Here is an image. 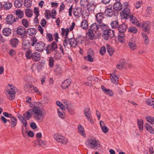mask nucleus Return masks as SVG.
I'll return each instance as SVG.
<instances>
[{
	"label": "nucleus",
	"mask_w": 154,
	"mask_h": 154,
	"mask_svg": "<svg viewBox=\"0 0 154 154\" xmlns=\"http://www.w3.org/2000/svg\"><path fill=\"white\" fill-rule=\"evenodd\" d=\"M38 122H41L46 115L45 111L35 104L32 109H30L23 114L24 118L29 120L31 117L32 114Z\"/></svg>",
	"instance_id": "nucleus-1"
},
{
	"label": "nucleus",
	"mask_w": 154,
	"mask_h": 154,
	"mask_svg": "<svg viewBox=\"0 0 154 154\" xmlns=\"http://www.w3.org/2000/svg\"><path fill=\"white\" fill-rule=\"evenodd\" d=\"M101 24L95 23L91 24L86 32L87 35L91 40L94 38L95 36L98 35L101 33L102 26Z\"/></svg>",
	"instance_id": "nucleus-2"
},
{
	"label": "nucleus",
	"mask_w": 154,
	"mask_h": 154,
	"mask_svg": "<svg viewBox=\"0 0 154 154\" xmlns=\"http://www.w3.org/2000/svg\"><path fill=\"white\" fill-rule=\"evenodd\" d=\"M37 41V38L35 37H33L31 38L30 42L28 43L27 44H24L23 45V48L24 49H27L28 48L26 47L27 45H29L32 46L35 45V48L37 51L41 52L45 49V44L42 42L39 41L36 43Z\"/></svg>",
	"instance_id": "nucleus-3"
},
{
	"label": "nucleus",
	"mask_w": 154,
	"mask_h": 154,
	"mask_svg": "<svg viewBox=\"0 0 154 154\" xmlns=\"http://www.w3.org/2000/svg\"><path fill=\"white\" fill-rule=\"evenodd\" d=\"M102 32L103 33V37L106 40H108L109 37L112 38L114 36V31L110 29H108L106 25H103L102 26Z\"/></svg>",
	"instance_id": "nucleus-4"
},
{
	"label": "nucleus",
	"mask_w": 154,
	"mask_h": 154,
	"mask_svg": "<svg viewBox=\"0 0 154 154\" xmlns=\"http://www.w3.org/2000/svg\"><path fill=\"white\" fill-rule=\"evenodd\" d=\"M86 145L89 148L96 149L100 146V141L94 138L88 139L85 142Z\"/></svg>",
	"instance_id": "nucleus-5"
},
{
	"label": "nucleus",
	"mask_w": 154,
	"mask_h": 154,
	"mask_svg": "<svg viewBox=\"0 0 154 154\" xmlns=\"http://www.w3.org/2000/svg\"><path fill=\"white\" fill-rule=\"evenodd\" d=\"M7 87L8 89L6 90V95L10 100H12L15 97L17 88L13 85L9 84Z\"/></svg>",
	"instance_id": "nucleus-6"
},
{
	"label": "nucleus",
	"mask_w": 154,
	"mask_h": 154,
	"mask_svg": "<svg viewBox=\"0 0 154 154\" xmlns=\"http://www.w3.org/2000/svg\"><path fill=\"white\" fill-rule=\"evenodd\" d=\"M69 41L70 46L73 48H75L79 44H82L84 42L83 38L81 37H78L75 38H71Z\"/></svg>",
	"instance_id": "nucleus-7"
},
{
	"label": "nucleus",
	"mask_w": 154,
	"mask_h": 154,
	"mask_svg": "<svg viewBox=\"0 0 154 154\" xmlns=\"http://www.w3.org/2000/svg\"><path fill=\"white\" fill-rule=\"evenodd\" d=\"M128 3L127 2H125L123 4L125 7L123 10L120 12V14L124 17L125 19H128L129 18L131 15V12L130 9L127 8Z\"/></svg>",
	"instance_id": "nucleus-8"
},
{
	"label": "nucleus",
	"mask_w": 154,
	"mask_h": 154,
	"mask_svg": "<svg viewBox=\"0 0 154 154\" xmlns=\"http://www.w3.org/2000/svg\"><path fill=\"white\" fill-rule=\"evenodd\" d=\"M54 138L57 142L62 144H66L68 142V140L66 138L58 133L55 134L54 135Z\"/></svg>",
	"instance_id": "nucleus-9"
},
{
	"label": "nucleus",
	"mask_w": 154,
	"mask_h": 154,
	"mask_svg": "<svg viewBox=\"0 0 154 154\" xmlns=\"http://www.w3.org/2000/svg\"><path fill=\"white\" fill-rule=\"evenodd\" d=\"M85 116L89 122L91 124L93 123V121L91 117V112L88 107H85L84 109Z\"/></svg>",
	"instance_id": "nucleus-10"
},
{
	"label": "nucleus",
	"mask_w": 154,
	"mask_h": 154,
	"mask_svg": "<svg viewBox=\"0 0 154 154\" xmlns=\"http://www.w3.org/2000/svg\"><path fill=\"white\" fill-rule=\"evenodd\" d=\"M140 26L138 27L140 28H143V29L146 32H148L150 29L151 23L149 21L144 22L143 23H140Z\"/></svg>",
	"instance_id": "nucleus-11"
},
{
	"label": "nucleus",
	"mask_w": 154,
	"mask_h": 154,
	"mask_svg": "<svg viewBox=\"0 0 154 154\" xmlns=\"http://www.w3.org/2000/svg\"><path fill=\"white\" fill-rule=\"evenodd\" d=\"M17 33L18 35L21 36V38L22 39L26 37L25 34L26 32L25 28L23 26H21L18 27L17 29Z\"/></svg>",
	"instance_id": "nucleus-12"
},
{
	"label": "nucleus",
	"mask_w": 154,
	"mask_h": 154,
	"mask_svg": "<svg viewBox=\"0 0 154 154\" xmlns=\"http://www.w3.org/2000/svg\"><path fill=\"white\" fill-rule=\"evenodd\" d=\"M96 20L97 23L103 26V25H106L103 23L102 21L104 17V14L102 13H99L97 14L95 16Z\"/></svg>",
	"instance_id": "nucleus-13"
},
{
	"label": "nucleus",
	"mask_w": 154,
	"mask_h": 154,
	"mask_svg": "<svg viewBox=\"0 0 154 154\" xmlns=\"http://www.w3.org/2000/svg\"><path fill=\"white\" fill-rule=\"evenodd\" d=\"M6 21L8 24L11 25L16 21V20L14 16L11 14H10L8 15L6 17Z\"/></svg>",
	"instance_id": "nucleus-14"
},
{
	"label": "nucleus",
	"mask_w": 154,
	"mask_h": 154,
	"mask_svg": "<svg viewBox=\"0 0 154 154\" xmlns=\"http://www.w3.org/2000/svg\"><path fill=\"white\" fill-rule=\"evenodd\" d=\"M114 9L111 7L107 8L105 11V14L106 16L112 17L115 14Z\"/></svg>",
	"instance_id": "nucleus-15"
},
{
	"label": "nucleus",
	"mask_w": 154,
	"mask_h": 154,
	"mask_svg": "<svg viewBox=\"0 0 154 154\" xmlns=\"http://www.w3.org/2000/svg\"><path fill=\"white\" fill-rule=\"evenodd\" d=\"M71 82V79H67L64 80L62 83L61 85V88L65 89L69 87Z\"/></svg>",
	"instance_id": "nucleus-16"
},
{
	"label": "nucleus",
	"mask_w": 154,
	"mask_h": 154,
	"mask_svg": "<svg viewBox=\"0 0 154 154\" xmlns=\"http://www.w3.org/2000/svg\"><path fill=\"white\" fill-rule=\"evenodd\" d=\"M130 21L133 23L135 25L137 26H140V23H139L136 17L134 15H131L129 17Z\"/></svg>",
	"instance_id": "nucleus-17"
},
{
	"label": "nucleus",
	"mask_w": 154,
	"mask_h": 154,
	"mask_svg": "<svg viewBox=\"0 0 154 154\" xmlns=\"http://www.w3.org/2000/svg\"><path fill=\"white\" fill-rule=\"evenodd\" d=\"M40 57L41 55L40 53L35 52L33 53L31 59L33 61L37 62L40 60Z\"/></svg>",
	"instance_id": "nucleus-18"
},
{
	"label": "nucleus",
	"mask_w": 154,
	"mask_h": 154,
	"mask_svg": "<svg viewBox=\"0 0 154 154\" xmlns=\"http://www.w3.org/2000/svg\"><path fill=\"white\" fill-rule=\"evenodd\" d=\"M144 127L146 130L150 133L154 134V129L148 123L145 124Z\"/></svg>",
	"instance_id": "nucleus-19"
},
{
	"label": "nucleus",
	"mask_w": 154,
	"mask_h": 154,
	"mask_svg": "<svg viewBox=\"0 0 154 154\" xmlns=\"http://www.w3.org/2000/svg\"><path fill=\"white\" fill-rule=\"evenodd\" d=\"M78 133L84 137H85L86 135L85 133L84 128L81 125H79L78 126Z\"/></svg>",
	"instance_id": "nucleus-20"
},
{
	"label": "nucleus",
	"mask_w": 154,
	"mask_h": 154,
	"mask_svg": "<svg viewBox=\"0 0 154 154\" xmlns=\"http://www.w3.org/2000/svg\"><path fill=\"white\" fill-rule=\"evenodd\" d=\"M101 89L103 91L105 94L108 95L110 96H113V94L112 91L108 89H106L105 87L103 86H101Z\"/></svg>",
	"instance_id": "nucleus-21"
},
{
	"label": "nucleus",
	"mask_w": 154,
	"mask_h": 154,
	"mask_svg": "<svg viewBox=\"0 0 154 154\" xmlns=\"http://www.w3.org/2000/svg\"><path fill=\"white\" fill-rule=\"evenodd\" d=\"M32 85L26 84L24 86V91L27 93H31L32 92Z\"/></svg>",
	"instance_id": "nucleus-22"
},
{
	"label": "nucleus",
	"mask_w": 154,
	"mask_h": 154,
	"mask_svg": "<svg viewBox=\"0 0 154 154\" xmlns=\"http://www.w3.org/2000/svg\"><path fill=\"white\" fill-rule=\"evenodd\" d=\"M114 10L117 11L120 10L122 8V5L119 2H117L115 3L113 6Z\"/></svg>",
	"instance_id": "nucleus-23"
},
{
	"label": "nucleus",
	"mask_w": 154,
	"mask_h": 154,
	"mask_svg": "<svg viewBox=\"0 0 154 154\" xmlns=\"http://www.w3.org/2000/svg\"><path fill=\"white\" fill-rule=\"evenodd\" d=\"M15 14L18 19L22 18L24 16V12L20 9H17L15 11Z\"/></svg>",
	"instance_id": "nucleus-24"
},
{
	"label": "nucleus",
	"mask_w": 154,
	"mask_h": 154,
	"mask_svg": "<svg viewBox=\"0 0 154 154\" xmlns=\"http://www.w3.org/2000/svg\"><path fill=\"white\" fill-rule=\"evenodd\" d=\"M17 118L14 116H12L11 118L10 125L11 128L14 127L17 125Z\"/></svg>",
	"instance_id": "nucleus-25"
},
{
	"label": "nucleus",
	"mask_w": 154,
	"mask_h": 154,
	"mask_svg": "<svg viewBox=\"0 0 154 154\" xmlns=\"http://www.w3.org/2000/svg\"><path fill=\"white\" fill-rule=\"evenodd\" d=\"M11 33V30L9 28H5L3 29L2 30L3 35L6 36H10Z\"/></svg>",
	"instance_id": "nucleus-26"
},
{
	"label": "nucleus",
	"mask_w": 154,
	"mask_h": 154,
	"mask_svg": "<svg viewBox=\"0 0 154 154\" xmlns=\"http://www.w3.org/2000/svg\"><path fill=\"white\" fill-rule=\"evenodd\" d=\"M87 9L89 11H93L95 8V6L93 2H89L88 3L87 6Z\"/></svg>",
	"instance_id": "nucleus-27"
},
{
	"label": "nucleus",
	"mask_w": 154,
	"mask_h": 154,
	"mask_svg": "<svg viewBox=\"0 0 154 154\" xmlns=\"http://www.w3.org/2000/svg\"><path fill=\"white\" fill-rule=\"evenodd\" d=\"M118 29L120 33H124L126 31V26L124 24H121L119 26Z\"/></svg>",
	"instance_id": "nucleus-28"
},
{
	"label": "nucleus",
	"mask_w": 154,
	"mask_h": 154,
	"mask_svg": "<svg viewBox=\"0 0 154 154\" xmlns=\"http://www.w3.org/2000/svg\"><path fill=\"white\" fill-rule=\"evenodd\" d=\"M111 82L115 84H117V82L119 80V78L114 74H111L110 77Z\"/></svg>",
	"instance_id": "nucleus-29"
},
{
	"label": "nucleus",
	"mask_w": 154,
	"mask_h": 154,
	"mask_svg": "<svg viewBox=\"0 0 154 154\" xmlns=\"http://www.w3.org/2000/svg\"><path fill=\"white\" fill-rule=\"evenodd\" d=\"M90 51H91V53H90V54L86 56L85 57L84 59L86 61L91 62L93 61V59L91 55H93L94 53L93 52L92 50H90Z\"/></svg>",
	"instance_id": "nucleus-30"
},
{
	"label": "nucleus",
	"mask_w": 154,
	"mask_h": 154,
	"mask_svg": "<svg viewBox=\"0 0 154 154\" xmlns=\"http://www.w3.org/2000/svg\"><path fill=\"white\" fill-rule=\"evenodd\" d=\"M23 0H16L14 2V5L16 8H20L23 4Z\"/></svg>",
	"instance_id": "nucleus-31"
},
{
	"label": "nucleus",
	"mask_w": 154,
	"mask_h": 154,
	"mask_svg": "<svg viewBox=\"0 0 154 154\" xmlns=\"http://www.w3.org/2000/svg\"><path fill=\"white\" fill-rule=\"evenodd\" d=\"M19 42V41L18 39L14 38L10 41V43L13 47H15L18 45Z\"/></svg>",
	"instance_id": "nucleus-32"
},
{
	"label": "nucleus",
	"mask_w": 154,
	"mask_h": 154,
	"mask_svg": "<svg viewBox=\"0 0 154 154\" xmlns=\"http://www.w3.org/2000/svg\"><path fill=\"white\" fill-rule=\"evenodd\" d=\"M27 32L29 35L32 36L35 35L37 30L35 28H30L28 29Z\"/></svg>",
	"instance_id": "nucleus-33"
},
{
	"label": "nucleus",
	"mask_w": 154,
	"mask_h": 154,
	"mask_svg": "<svg viewBox=\"0 0 154 154\" xmlns=\"http://www.w3.org/2000/svg\"><path fill=\"white\" fill-rule=\"evenodd\" d=\"M146 102L147 105L153 106L154 105V98L152 97L147 98L146 100Z\"/></svg>",
	"instance_id": "nucleus-34"
},
{
	"label": "nucleus",
	"mask_w": 154,
	"mask_h": 154,
	"mask_svg": "<svg viewBox=\"0 0 154 154\" xmlns=\"http://www.w3.org/2000/svg\"><path fill=\"white\" fill-rule=\"evenodd\" d=\"M25 14L29 17H31L32 16L33 11L30 8H26L25 11Z\"/></svg>",
	"instance_id": "nucleus-35"
},
{
	"label": "nucleus",
	"mask_w": 154,
	"mask_h": 154,
	"mask_svg": "<svg viewBox=\"0 0 154 154\" xmlns=\"http://www.w3.org/2000/svg\"><path fill=\"white\" fill-rule=\"evenodd\" d=\"M128 46L130 49L132 50H135L137 48V45L136 44L132 42H128Z\"/></svg>",
	"instance_id": "nucleus-36"
},
{
	"label": "nucleus",
	"mask_w": 154,
	"mask_h": 154,
	"mask_svg": "<svg viewBox=\"0 0 154 154\" xmlns=\"http://www.w3.org/2000/svg\"><path fill=\"white\" fill-rule=\"evenodd\" d=\"M106 47L107 51L109 54L110 56H112L114 52V49L108 45H107Z\"/></svg>",
	"instance_id": "nucleus-37"
},
{
	"label": "nucleus",
	"mask_w": 154,
	"mask_h": 154,
	"mask_svg": "<svg viewBox=\"0 0 154 154\" xmlns=\"http://www.w3.org/2000/svg\"><path fill=\"white\" fill-rule=\"evenodd\" d=\"M12 6V5L11 2H5L3 5V6L5 9L6 10H9Z\"/></svg>",
	"instance_id": "nucleus-38"
},
{
	"label": "nucleus",
	"mask_w": 154,
	"mask_h": 154,
	"mask_svg": "<svg viewBox=\"0 0 154 154\" xmlns=\"http://www.w3.org/2000/svg\"><path fill=\"white\" fill-rule=\"evenodd\" d=\"M33 53L30 50H27L25 53V56L27 59H31Z\"/></svg>",
	"instance_id": "nucleus-39"
},
{
	"label": "nucleus",
	"mask_w": 154,
	"mask_h": 154,
	"mask_svg": "<svg viewBox=\"0 0 154 154\" xmlns=\"http://www.w3.org/2000/svg\"><path fill=\"white\" fill-rule=\"evenodd\" d=\"M81 26L82 28L84 29H87L88 28V22L86 20H84L81 23Z\"/></svg>",
	"instance_id": "nucleus-40"
},
{
	"label": "nucleus",
	"mask_w": 154,
	"mask_h": 154,
	"mask_svg": "<svg viewBox=\"0 0 154 154\" xmlns=\"http://www.w3.org/2000/svg\"><path fill=\"white\" fill-rule=\"evenodd\" d=\"M63 110L60 109H57L58 115L59 117L62 119L64 118L65 117V113Z\"/></svg>",
	"instance_id": "nucleus-41"
},
{
	"label": "nucleus",
	"mask_w": 154,
	"mask_h": 154,
	"mask_svg": "<svg viewBox=\"0 0 154 154\" xmlns=\"http://www.w3.org/2000/svg\"><path fill=\"white\" fill-rule=\"evenodd\" d=\"M111 26L112 29H116L118 28L119 26L118 22L117 20L112 21L111 24Z\"/></svg>",
	"instance_id": "nucleus-42"
},
{
	"label": "nucleus",
	"mask_w": 154,
	"mask_h": 154,
	"mask_svg": "<svg viewBox=\"0 0 154 154\" xmlns=\"http://www.w3.org/2000/svg\"><path fill=\"white\" fill-rule=\"evenodd\" d=\"M146 120L151 125L154 124V117L149 116L146 118Z\"/></svg>",
	"instance_id": "nucleus-43"
},
{
	"label": "nucleus",
	"mask_w": 154,
	"mask_h": 154,
	"mask_svg": "<svg viewBox=\"0 0 154 154\" xmlns=\"http://www.w3.org/2000/svg\"><path fill=\"white\" fill-rule=\"evenodd\" d=\"M137 125H138L139 129L140 131H142L143 129V121L140 120H137Z\"/></svg>",
	"instance_id": "nucleus-44"
},
{
	"label": "nucleus",
	"mask_w": 154,
	"mask_h": 154,
	"mask_svg": "<svg viewBox=\"0 0 154 154\" xmlns=\"http://www.w3.org/2000/svg\"><path fill=\"white\" fill-rule=\"evenodd\" d=\"M137 29L135 27L131 26L128 29V31L133 34H136L137 32Z\"/></svg>",
	"instance_id": "nucleus-45"
},
{
	"label": "nucleus",
	"mask_w": 154,
	"mask_h": 154,
	"mask_svg": "<svg viewBox=\"0 0 154 154\" xmlns=\"http://www.w3.org/2000/svg\"><path fill=\"white\" fill-rule=\"evenodd\" d=\"M88 2V0H80V5L82 8H86V6H87V5Z\"/></svg>",
	"instance_id": "nucleus-46"
},
{
	"label": "nucleus",
	"mask_w": 154,
	"mask_h": 154,
	"mask_svg": "<svg viewBox=\"0 0 154 154\" xmlns=\"http://www.w3.org/2000/svg\"><path fill=\"white\" fill-rule=\"evenodd\" d=\"M24 5V6L26 7H30L32 5L31 0H25Z\"/></svg>",
	"instance_id": "nucleus-47"
},
{
	"label": "nucleus",
	"mask_w": 154,
	"mask_h": 154,
	"mask_svg": "<svg viewBox=\"0 0 154 154\" xmlns=\"http://www.w3.org/2000/svg\"><path fill=\"white\" fill-rule=\"evenodd\" d=\"M69 29L68 28H66V29H64V28H62L61 29V34L63 36H65L67 37V35L68 34L69 32Z\"/></svg>",
	"instance_id": "nucleus-48"
},
{
	"label": "nucleus",
	"mask_w": 154,
	"mask_h": 154,
	"mask_svg": "<svg viewBox=\"0 0 154 154\" xmlns=\"http://www.w3.org/2000/svg\"><path fill=\"white\" fill-rule=\"evenodd\" d=\"M54 72L56 74H61L63 72V70L61 67L59 66H57V67L55 69Z\"/></svg>",
	"instance_id": "nucleus-49"
},
{
	"label": "nucleus",
	"mask_w": 154,
	"mask_h": 154,
	"mask_svg": "<svg viewBox=\"0 0 154 154\" xmlns=\"http://www.w3.org/2000/svg\"><path fill=\"white\" fill-rule=\"evenodd\" d=\"M49 65L50 68L53 67L54 64V59L52 57H50L49 58Z\"/></svg>",
	"instance_id": "nucleus-50"
},
{
	"label": "nucleus",
	"mask_w": 154,
	"mask_h": 154,
	"mask_svg": "<svg viewBox=\"0 0 154 154\" xmlns=\"http://www.w3.org/2000/svg\"><path fill=\"white\" fill-rule=\"evenodd\" d=\"M22 24L26 28H27L29 26V22L28 20L26 19H23L22 20Z\"/></svg>",
	"instance_id": "nucleus-51"
},
{
	"label": "nucleus",
	"mask_w": 154,
	"mask_h": 154,
	"mask_svg": "<svg viewBox=\"0 0 154 154\" xmlns=\"http://www.w3.org/2000/svg\"><path fill=\"white\" fill-rule=\"evenodd\" d=\"M99 52L101 55H104L106 52L105 47L104 46L102 47L100 49Z\"/></svg>",
	"instance_id": "nucleus-52"
},
{
	"label": "nucleus",
	"mask_w": 154,
	"mask_h": 154,
	"mask_svg": "<svg viewBox=\"0 0 154 154\" xmlns=\"http://www.w3.org/2000/svg\"><path fill=\"white\" fill-rule=\"evenodd\" d=\"M32 77L30 75H26L24 78V81L27 82H32L31 79Z\"/></svg>",
	"instance_id": "nucleus-53"
},
{
	"label": "nucleus",
	"mask_w": 154,
	"mask_h": 154,
	"mask_svg": "<svg viewBox=\"0 0 154 154\" xmlns=\"http://www.w3.org/2000/svg\"><path fill=\"white\" fill-rule=\"evenodd\" d=\"M57 105L59 106L60 108V109H63L65 110V108L63 105L60 101H57L56 102Z\"/></svg>",
	"instance_id": "nucleus-54"
},
{
	"label": "nucleus",
	"mask_w": 154,
	"mask_h": 154,
	"mask_svg": "<svg viewBox=\"0 0 154 154\" xmlns=\"http://www.w3.org/2000/svg\"><path fill=\"white\" fill-rule=\"evenodd\" d=\"M56 13L55 10L53 9L50 14L49 15L52 19H55Z\"/></svg>",
	"instance_id": "nucleus-55"
},
{
	"label": "nucleus",
	"mask_w": 154,
	"mask_h": 154,
	"mask_svg": "<svg viewBox=\"0 0 154 154\" xmlns=\"http://www.w3.org/2000/svg\"><path fill=\"white\" fill-rule=\"evenodd\" d=\"M125 37V35L124 33H120L119 35L118 38L120 42H123L124 41H123V39Z\"/></svg>",
	"instance_id": "nucleus-56"
},
{
	"label": "nucleus",
	"mask_w": 154,
	"mask_h": 154,
	"mask_svg": "<svg viewBox=\"0 0 154 154\" xmlns=\"http://www.w3.org/2000/svg\"><path fill=\"white\" fill-rule=\"evenodd\" d=\"M38 144L39 145L43 147L46 144V142L45 141H42L40 139L38 140Z\"/></svg>",
	"instance_id": "nucleus-57"
},
{
	"label": "nucleus",
	"mask_w": 154,
	"mask_h": 154,
	"mask_svg": "<svg viewBox=\"0 0 154 154\" xmlns=\"http://www.w3.org/2000/svg\"><path fill=\"white\" fill-rule=\"evenodd\" d=\"M143 38L144 40V42L146 45H147L148 44L149 41V40L148 36L146 34H143Z\"/></svg>",
	"instance_id": "nucleus-58"
},
{
	"label": "nucleus",
	"mask_w": 154,
	"mask_h": 154,
	"mask_svg": "<svg viewBox=\"0 0 154 154\" xmlns=\"http://www.w3.org/2000/svg\"><path fill=\"white\" fill-rule=\"evenodd\" d=\"M142 5V2L139 1H136L134 4L135 7L136 8H140Z\"/></svg>",
	"instance_id": "nucleus-59"
},
{
	"label": "nucleus",
	"mask_w": 154,
	"mask_h": 154,
	"mask_svg": "<svg viewBox=\"0 0 154 154\" xmlns=\"http://www.w3.org/2000/svg\"><path fill=\"white\" fill-rule=\"evenodd\" d=\"M87 79L89 81H92L97 80L98 78L92 75H91L88 77Z\"/></svg>",
	"instance_id": "nucleus-60"
},
{
	"label": "nucleus",
	"mask_w": 154,
	"mask_h": 154,
	"mask_svg": "<svg viewBox=\"0 0 154 154\" xmlns=\"http://www.w3.org/2000/svg\"><path fill=\"white\" fill-rule=\"evenodd\" d=\"M51 48L53 51H54L57 48V45L55 42H53L51 45Z\"/></svg>",
	"instance_id": "nucleus-61"
},
{
	"label": "nucleus",
	"mask_w": 154,
	"mask_h": 154,
	"mask_svg": "<svg viewBox=\"0 0 154 154\" xmlns=\"http://www.w3.org/2000/svg\"><path fill=\"white\" fill-rule=\"evenodd\" d=\"M32 89L35 93L38 94H41V92L39 91L38 88L32 85Z\"/></svg>",
	"instance_id": "nucleus-62"
},
{
	"label": "nucleus",
	"mask_w": 154,
	"mask_h": 154,
	"mask_svg": "<svg viewBox=\"0 0 154 154\" xmlns=\"http://www.w3.org/2000/svg\"><path fill=\"white\" fill-rule=\"evenodd\" d=\"M54 57L56 60H58L60 59L61 55L60 53H57L54 54Z\"/></svg>",
	"instance_id": "nucleus-63"
},
{
	"label": "nucleus",
	"mask_w": 154,
	"mask_h": 154,
	"mask_svg": "<svg viewBox=\"0 0 154 154\" xmlns=\"http://www.w3.org/2000/svg\"><path fill=\"white\" fill-rule=\"evenodd\" d=\"M47 38L50 42L52 41L53 39L52 35L50 33H48L47 35Z\"/></svg>",
	"instance_id": "nucleus-64"
}]
</instances>
